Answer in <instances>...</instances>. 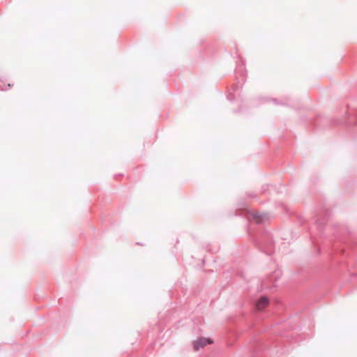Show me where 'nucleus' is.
Returning a JSON list of instances; mask_svg holds the SVG:
<instances>
[{
	"mask_svg": "<svg viewBox=\"0 0 357 357\" xmlns=\"http://www.w3.org/2000/svg\"><path fill=\"white\" fill-rule=\"evenodd\" d=\"M236 75L237 83L234 84L232 87V92H229L227 96V99L230 102H233L235 99L234 92L237 91L238 89H241L243 84L245 83L246 80L247 71L245 68V65L242 62L239 63L236 69Z\"/></svg>",
	"mask_w": 357,
	"mask_h": 357,
	"instance_id": "f03ea898",
	"label": "nucleus"
},
{
	"mask_svg": "<svg viewBox=\"0 0 357 357\" xmlns=\"http://www.w3.org/2000/svg\"><path fill=\"white\" fill-rule=\"evenodd\" d=\"M271 100L275 104V105H287V104L284 102L279 101L276 98H272Z\"/></svg>",
	"mask_w": 357,
	"mask_h": 357,
	"instance_id": "6e6552de",
	"label": "nucleus"
},
{
	"mask_svg": "<svg viewBox=\"0 0 357 357\" xmlns=\"http://www.w3.org/2000/svg\"><path fill=\"white\" fill-rule=\"evenodd\" d=\"M255 244L267 255H271L274 252L275 245L273 235L268 231H264L255 240Z\"/></svg>",
	"mask_w": 357,
	"mask_h": 357,
	"instance_id": "f257e3e1",
	"label": "nucleus"
},
{
	"mask_svg": "<svg viewBox=\"0 0 357 357\" xmlns=\"http://www.w3.org/2000/svg\"><path fill=\"white\" fill-rule=\"evenodd\" d=\"M0 90L1 91H6L7 89H4L1 85H0Z\"/></svg>",
	"mask_w": 357,
	"mask_h": 357,
	"instance_id": "9d476101",
	"label": "nucleus"
},
{
	"mask_svg": "<svg viewBox=\"0 0 357 357\" xmlns=\"http://www.w3.org/2000/svg\"><path fill=\"white\" fill-rule=\"evenodd\" d=\"M331 215V211L325 208L322 207L318 209L315 213V224L319 234H321L325 227V223L328 220Z\"/></svg>",
	"mask_w": 357,
	"mask_h": 357,
	"instance_id": "7ed1b4c3",
	"label": "nucleus"
},
{
	"mask_svg": "<svg viewBox=\"0 0 357 357\" xmlns=\"http://www.w3.org/2000/svg\"><path fill=\"white\" fill-rule=\"evenodd\" d=\"M248 196L250 197H255L256 195L255 194H248Z\"/></svg>",
	"mask_w": 357,
	"mask_h": 357,
	"instance_id": "1a4fd4ad",
	"label": "nucleus"
},
{
	"mask_svg": "<svg viewBox=\"0 0 357 357\" xmlns=\"http://www.w3.org/2000/svg\"><path fill=\"white\" fill-rule=\"evenodd\" d=\"M212 342H213L211 338L201 337L192 342V347L195 351H199L201 348H203Z\"/></svg>",
	"mask_w": 357,
	"mask_h": 357,
	"instance_id": "20e7f679",
	"label": "nucleus"
},
{
	"mask_svg": "<svg viewBox=\"0 0 357 357\" xmlns=\"http://www.w3.org/2000/svg\"><path fill=\"white\" fill-rule=\"evenodd\" d=\"M346 230H347V228H345L343 226L335 225V231H334L333 235L335 236V237L336 238H340L342 235H343L344 234Z\"/></svg>",
	"mask_w": 357,
	"mask_h": 357,
	"instance_id": "423d86ee",
	"label": "nucleus"
},
{
	"mask_svg": "<svg viewBox=\"0 0 357 357\" xmlns=\"http://www.w3.org/2000/svg\"><path fill=\"white\" fill-rule=\"evenodd\" d=\"M269 304V298L266 296H261L256 303V307L261 310Z\"/></svg>",
	"mask_w": 357,
	"mask_h": 357,
	"instance_id": "39448f33",
	"label": "nucleus"
},
{
	"mask_svg": "<svg viewBox=\"0 0 357 357\" xmlns=\"http://www.w3.org/2000/svg\"><path fill=\"white\" fill-rule=\"evenodd\" d=\"M12 86H13V84H8V87H9V88L11 87Z\"/></svg>",
	"mask_w": 357,
	"mask_h": 357,
	"instance_id": "9b49d317",
	"label": "nucleus"
},
{
	"mask_svg": "<svg viewBox=\"0 0 357 357\" xmlns=\"http://www.w3.org/2000/svg\"><path fill=\"white\" fill-rule=\"evenodd\" d=\"M268 214L264 213H255L253 218L257 220V223H261L265 218H267Z\"/></svg>",
	"mask_w": 357,
	"mask_h": 357,
	"instance_id": "0eeeda50",
	"label": "nucleus"
}]
</instances>
